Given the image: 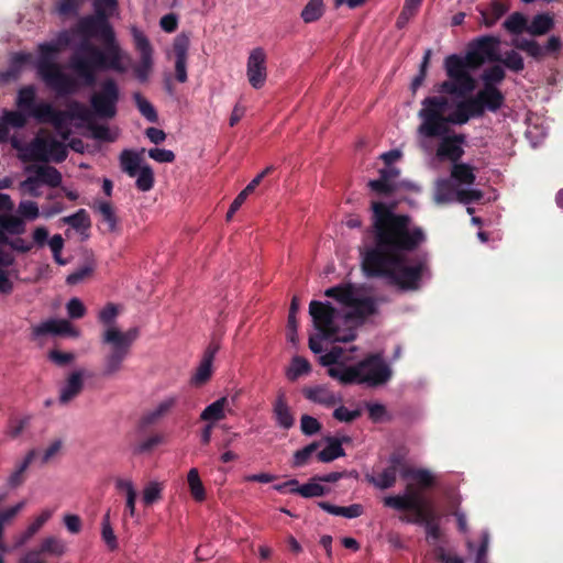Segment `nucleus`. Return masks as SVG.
<instances>
[{
	"label": "nucleus",
	"mask_w": 563,
	"mask_h": 563,
	"mask_svg": "<svg viewBox=\"0 0 563 563\" xmlns=\"http://www.w3.org/2000/svg\"><path fill=\"white\" fill-rule=\"evenodd\" d=\"M86 0H58L55 11L60 16H77Z\"/></svg>",
	"instance_id": "680f3d73"
},
{
	"label": "nucleus",
	"mask_w": 563,
	"mask_h": 563,
	"mask_svg": "<svg viewBox=\"0 0 563 563\" xmlns=\"http://www.w3.org/2000/svg\"><path fill=\"white\" fill-rule=\"evenodd\" d=\"M164 483L159 481H150L142 490V503L150 507L163 498Z\"/></svg>",
	"instance_id": "a18cd8bd"
},
{
	"label": "nucleus",
	"mask_w": 563,
	"mask_h": 563,
	"mask_svg": "<svg viewBox=\"0 0 563 563\" xmlns=\"http://www.w3.org/2000/svg\"><path fill=\"white\" fill-rule=\"evenodd\" d=\"M120 101V88L118 82L111 78H104L99 88L89 97V108L92 117L99 120H112L118 114Z\"/></svg>",
	"instance_id": "1a4fd4ad"
},
{
	"label": "nucleus",
	"mask_w": 563,
	"mask_h": 563,
	"mask_svg": "<svg viewBox=\"0 0 563 563\" xmlns=\"http://www.w3.org/2000/svg\"><path fill=\"white\" fill-rule=\"evenodd\" d=\"M311 364L302 356L295 355L290 360L289 366L285 371V375L288 380L296 382L302 376H308L311 373Z\"/></svg>",
	"instance_id": "4c0bfd02"
},
{
	"label": "nucleus",
	"mask_w": 563,
	"mask_h": 563,
	"mask_svg": "<svg viewBox=\"0 0 563 563\" xmlns=\"http://www.w3.org/2000/svg\"><path fill=\"white\" fill-rule=\"evenodd\" d=\"M451 179L459 185H473L476 176L474 168L466 163H454L451 168Z\"/></svg>",
	"instance_id": "37998d69"
},
{
	"label": "nucleus",
	"mask_w": 563,
	"mask_h": 563,
	"mask_svg": "<svg viewBox=\"0 0 563 563\" xmlns=\"http://www.w3.org/2000/svg\"><path fill=\"white\" fill-rule=\"evenodd\" d=\"M273 416L276 426L289 430L295 424L294 413L288 405L286 391L279 389L276 394V398L273 402Z\"/></svg>",
	"instance_id": "b1692460"
},
{
	"label": "nucleus",
	"mask_w": 563,
	"mask_h": 563,
	"mask_svg": "<svg viewBox=\"0 0 563 563\" xmlns=\"http://www.w3.org/2000/svg\"><path fill=\"white\" fill-rule=\"evenodd\" d=\"M190 40L186 34H179L173 43V52L175 55V77L178 82H186L187 76V57Z\"/></svg>",
	"instance_id": "aec40b11"
},
{
	"label": "nucleus",
	"mask_w": 563,
	"mask_h": 563,
	"mask_svg": "<svg viewBox=\"0 0 563 563\" xmlns=\"http://www.w3.org/2000/svg\"><path fill=\"white\" fill-rule=\"evenodd\" d=\"M139 336L136 328L122 331L119 327H108L101 335V343L109 347V351L130 354L133 342Z\"/></svg>",
	"instance_id": "ddd939ff"
},
{
	"label": "nucleus",
	"mask_w": 563,
	"mask_h": 563,
	"mask_svg": "<svg viewBox=\"0 0 563 563\" xmlns=\"http://www.w3.org/2000/svg\"><path fill=\"white\" fill-rule=\"evenodd\" d=\"M497 63H499L504 68L516 74L525 69L522 56L514 49L505 52L504 55L499 53V59Z\"/></svg>",
	"instance_id": "8fccbe9b"
},
{
	"label": "nucleus",
	"mask_w": 563,
	"mask_h": 563,
	"mask_svg": "<svg viewBox=\"0 0 563 563\" xmlns=\"http://www.w3.org/2000/svg\"><path fill=\"white\" fill-rule=\"evenodd\" d=\"M136 188L141 191H148L154 186V173L151 166L144 165L137 172Z\"/></svg>",
	"instance_id": "69168bd1"
},
{
	"label": "nucleus",
	"mask_w": 563,
	"mask_h": 563,
	"mask_svg": "<svg viewBox=\"0 0 563 563\" xmlns=\"http://www.w3.org/2000/svg\"><path fill=\"white\" fill-rule=\"evenodd\" d=\"M346 311L340 313L331 303L312 300L309 313L314 328L323 338L333 342H349L355 339V328L377 312V301L364 287L342 284L324 291Z\"/></svg>",
	"instance_id": "f257e3e1"
},
{
	"label": "nucleus",
	"mask_w": 563,
	"mask_h": 563,
	"mask_svg": "<svg viewBox=\"0 0 563 563\" xmlns=\"http://www.w3.org/2000/svg\"><path fill=\"white\" fill-rule=\"evenodd\" d=\"M32 59V55L30 53H14L10 59L9 69L7 73L8 77L18 76L23 67L29 64Z\"/></svg>",
	"instance_id": "0e129e2a"
},
{
	"label": "nucleus",
	"mask_w": 563,
	"mask_h": 563,
	"mask_svg": "<svg viewBox=\"0 0 563 563\" xmlns=\"http://www.w3.org/2000/svg\"><path fill=\"white\" fill-rule=\"evenodd\" d=\"M14 256L8 249H0V294L8 295L13 290L10 267L13 265Z\"/></svg>",
	"instance_id": "7c9ffc66"
},
{
	"label": "nucleus",
	"mask_w": 563,
	"mask_h": 563,
	"mask_svg": "<svg viewBox=\"0 0 563 563\" xmlns=\"http://www.w3.org/2000/svg\"><path fill=\"white\" fill-rule=\"evenodd\" d=\"M121 168L130 177H135L141 169V157L139 154L130 150H124L120 155Z\"/></svg>",
	"instance_id": "09e8293b"
},
{
	"label": "nucleus",
	"mask_w": 563,
	"mask_h": 563,
	"mask_svg": "<svg viewBox=\"0 0 563 563\" xmlns=\"http://www.w3.org/2000/svg\"><path fill=\"white\" fill-rule=\"evenodd\" d=\"M303 397L324 408H333L342 402V396L325 385L308 386L302 388Z\"/></svg>",
	"instance_id": "a211bd4d"
},
{
	"label": "nucleus",
	"mask_w": 563,
	"mask_h": 563,
	"mask_svg": "<svg viewBox=\"0 0 563 563\" xmlns=\"http://www.w3.org/2000/svg\"><path fill=\"white\" fill-rule=\"evenodd\" d=\"M55 509L45 508L33 519L26 530L22 533L20 544L29 541L40 529L52 518Z\"/></svg>",
	"instance_id": "79ce46f5"
},
{
	"label": "nucleus",
	"mask_w": 563,
	"mask_h": 563,
	"mask_svg": "<svg viewBox=\"0 0 563 563\" xmlns=\"http://www.w3.org/2000/svg\"><path fill=\"white\" fill-rule=\"evenodd\" d=\"M344 454L342 442L339 439L329 438L328 445L318 453L317 457L322 463H329Z\"/></svg>",
	"instance_id": "49530a36"
},
{
	"label": "nucleus",
	"mask_w": 563,
	"mask_h": 563,
	"mask_svg": "<svg viewBox=\"0 0 563 563\" xmlns=\"http://www.w3.org/2000/svg\"><path fill=\"white\" fill-rule=\"evenodd\" d=\"M500 37L483 35L467 45L465 56L451 54L444 59V70L449 80L439 86V91L452 96L464 97L476 88V81L470 70L481 68L485 63H497L499 59Z\"/></svg>",
	"instance_id": "7ed1b4c3"
},
{
	"label": "nucleus",
	"mask_w": 563,
	"mask_h": 563,
	"mask_svg": "<svg viewBox=\"0 0 563 563\" xmlns=\"http://www.w3.org/2000/svg\"><path fill=\"white\" fill-rule=\"evenodd\" d=\"M449 106L445 97H427L422 101V108L419 111V118L422 122L418 132L426 137L434 139L449 133L446 125V115L444 114Z\"/></svg>",
	"instance_id": "6e6552de"
},
{
	"label": "nucleus",
	"mask_w": 563,
	"mask_h": 563,
	"mask_svg": "<svg viewBox=\"0 0 563 563\" xmlns=\"http://www.w3.org/2000/svg\"><path fill=\"white\" fill-rule=\"evenodd\" d=\"M504 27L512 34L519 35L522 32H527L528 21L526 16L520 12L510 14L504 22Z\"/></svg>",
	"instance_id": "052dcab7"
},
{
	"label": "nucleus",
	"mask_w": 563,
	"mask_h": 563,
	"mask_svg": "<svg viewBox=\"0 0 563 563\" xmlns=\"http://www.w3.org/2000/svg\"><path fill=\"white\" fill-rule=\"evenodd\" d=\"M515 48L527 53L536 60H541L548 55H558L562 48V41L559 36L552 35L544 46L534 40L517 38L512 41Z\"/></svg>",
	"instance_id": "4468645a"
},
{
	"label": "nucleus",
	"mask_w": 563,
	"mask_h": 563,
	"mask_svg": "<svg viewBox=\"0 0 563 563\" xmlns=\"http://www.w3.org/2000/svg\"><path fill=\"white\" fill-rule=\"evenodd\" d=\"M406 249H366L362 269L366 276L379 277L400 291L418 290L430 277L426 261L411 257Z\"/></svg>",
	"instance_id": "f03ea898"
},
{
	"label": "nucleus",
	"mask_w": 563,
	"mask_h": 563,
	"mask_svg": "<svg viewBox=\"0 0 563 563\" xmlns=\"http://www.w3.org/2000/svg\"><path fill=\"white\" fill-rule=\"evenodd\" d=\"M126 353H117L108 351L103 358L101 375L103 377H112L123 368V362L128 357Z\"/></svg>",
	"instance_id": "58836bf2"
},
{
	"label": "nucleus",
	"mask_w": 563,
	"mask_h": 563,
	"mask_svg": "<svg viewBox=\"0 0 563 563\" xmlns=\"http://www.w3.org/2000/svg\"><path fill=\"white\" fill-rule=\"evenodd\" d=\"M246 76L254 89H260L264 86L267 78V67L266 53L262 47L251 51L246 64Z\"/></svg>",
	"instance_id": "dca6fc26"
},
{
	"label": "nucleus",
	"mask_w": 563,
	"mask_h": 563,
	"mask_svg": "<svg viewBox=\"0 0 563 563\" xmlns=\"http://www.w3.org/2000/svg\"><path fill=\"white\" fill-rule=\"evenodd\" d=\"M437 148V156L439 159H448L453 164L459 162L464 155V150L461 146L465 142L464 134L443 135Z\"/></svg>",
	"instance_id": "6ab92c4d"
},
{
	"label": "nucleus",
	"mask_w": 563,
	"mask_h": 563,
	"mask_svg": "<svg viewBox=\"0 0 563 563\" xmlns=\"http://www.w3.org/2000/svg\"><path fill=\"white\" fill-rule=\"evenodd\" d=\"M133 99L135 104L140 111V113L151 123H156L158 121V114L154 106L145 99L140 92H135L133 95Z\"/></svg>",
	"instance_id": "4d7b16f0"
},
{
	"label": "nucleus",
	"mask_w": 563,
	"mask_h": 563,
	"mask_svg": "<svg viewBox=\"0 0 563 563\" xmlns=\"http://www.w3.org/2000/svg\"><path fill=\"white\" fill-rule=\"evenodd\" d=\"M91 118L90 121L86 123V128L90 131L91 136L98 141L112 142L113 137L111 136L110 130L104 124H98Z\"/></svg>",
	"instance_id": "774afa93"
},
{
	"label": "nucleus",
	"mask_w": 563,
	"mask_h": 563,
	"mask_svg": "<svg viewBox=\"0 0 563 563\" xmlns=\"http://www.w3.org/2000/svg\"><path fill=\"white\" fill-rule=\"evenodd\" d=\"M401 477L409 481L407 490H412V487L429 488L435 483V477L429 470L412 468L407 465L401 468Z\"/></svg>",
	"instance_id": "cd10ccee"
},
{
	"label": "nucleus",
	"mask_w": 563,
	"mask_h": 563,
	"mask_svg": "<svg viewBox=\"0 0 563 563\" xmlns=\"http://www.w3.org/2000/svg\"><path fill=\"white\" fill-rule=\"evenodd\" d=\"M68 156L67 145L52 136H36L20 155L23 162L63 163Z\"/></svg>",
	"instance_id": "9d476101"
},
{
	"label": "nucleus",
	"mask_w": 563,
	"mask_h": 563,
	"mask_svg": "<svg viewBox=\"0 0 563 563\" xmlns=\"http://www.w3.org/2000/svg\"><path fill=\"white\" fill-rule=\"evenodd\" d=\"M228 398L221 397L208 405L200 413V419L209 423H214L225 418V408L228 406Z\"/></svg>",
	"instance_id": "e433bc0d"
},
{
	"label": "nucleus",
	"mask_w": 563,
	"mask_h": 563,
	"mask_svg": "<svg viewBox=\"0 0 563 563\" xmlns=\"http://www.w3.org/2000/svg\"><path fill=\"white\" fill-rule=\"evenodd\" d=\"M64 112L67 114L69 120H80L85 123L93 118L90 108L86 107L84 103L77 100L70 101L67 106V110Z\"/></svg>",
	"instance_id": "603ef678"
},
{
	"label": "nucleus",
	"mask_w": 563,
	"mask_h": 563,
	"mask_svg": "<svg viewBox=\"0 0 563 563\" xmlns=\"http://www.w3.org/2000/svg\"><path fill=\"white\" fill-rule=\"evenodd\" d=\"M25 507V501H20L15 506L8 508L4 511H0V551H4L5 547L2 541L4 526L9 523L23 508Z\"/></svg>",
	"instance_id": "e2e57ef3"
},
{
	"label": "nucleus",
	"mask_w": 563,
	"mask_h": 563,
	"mask_svg": "<svg viewBox=\"0 0 563 563\" xmlns=\"http://www.w3.org/2000/svg\"><path fill=\"white\" fill-rule=\"evenodd\" d=\"M62 221L80 235L88 236L91 221L88 212L85 209H79L74 214L64 217Z\"/></svg>",
	"instance_id": "72a5a7b5"
},
{
	"label": "nucleus",
	"mask_w": 563,
	"mask_h": 563,
	"mask_svg": "<svg viewBox=\"0 0 563 563\" xmlns=\"http://www.w3.org/2000/svg\"><path fill=\"white\" fill-rule=\"evenodd\" d=\"M476 97L484 111L496 113L505 103V95L499 87H482Z\"/></svg>",
	"instance_id": "c85d7f7f"
},
{
	"label": "nucleus",
	"mask_w": 563,
	"mask_h": 563,
	"mask_svg": "<svg viewBox=\"0 0 563 563\" xmlns=\"http://www.w3.org/2000/svg\"><path fill=\"white\" fill-rule=\"evenodd\" d=\"M298 307H299L298 299L296 297H294L291 300V303H290L288 321H287V341L290 342L295 346L298 344V334H297L298 323H297V318H296Z\"/></svg>",
	"instance_id": "5fc2aeb1"
},
{
	"label": "nucleus",
	"mask_w": 563,
	"mask_h": 563,
	"mask_svg": "<svg viewBox=\"0 0 563 563\" xmlns=\"http://www.w3.org/2000/svg\"><path fill=\"white\" fill-rule=\"evenodd\" d=\"M92 209L100 216V228L103 232L112 233L118 229V217L109 201L96 200Z\"/></svg>",
	"instance_id": "c756f323"
},
{
	"label": "nucleus",
	"mask_w": 563,
	"mask_h": 563,
	"mask_svg": "<svg viewBox=\"0 0 563 563\" xmlns=\"http://www.w3.org/2000/svg\"><path fill=\"white\" fill-rule=\"evenodd\" d=\"M85 371L77 369L68 375L66 382L59 389L58 401L67 405L76 398L84 389Z\"/></svg>",
	"instance_id": "a878e982"
},
{
	"label": "nucleus",
	"mask_w": 563,
	"mask_h": 563,
	"mask_svg": "<svg viewBox=\"0 0 563 563\" xmlns=\"http://www.w3.org/2000/svg\"><path fill=\"white\" fill-rule=\"evenodd\" d=\"M406 466L404 456L393 454L388 465L376 475H366L368 483L382 490L393 487L396 484L398 474L401 476V468Z\"/></svg>",
	"instance_id": "2eb2a0df"
},
{
	"label": "nucleus",
	"mask_w": 563,
	"mask_h": 563,
	"mask_svg": "<svg viewBox=\"0 0 563 563\" xmlns=\"http://www.w3.org/2000/svg\"><path fill=\"white\" fill-rule=\"evenodd\" d=\"M120 312V309L117 305L109 302L107 303L98 313L99 321L108 327H118L114 321Z\"/></svg>",
	"instance_id": "338daca9"
},
{
	"label": "nucleus",
	"mask_w": 563,
	"mask_h": 563,
	"mask_svg": "<svg viewBox=\"0 0 563 563\" xmlns=\"http://www.w3.org/2000/svg\"><path fill=\"white\" fill-rule=\"evenodd\" d=\"M187 482L192 498L196 501H203L206 499V490L197 468L189 470L187 474Z\"/></svg>",
	"instance_id": "864d4df0"
},
{
	"label": "nucleus",
	"mask_w": 563,
	"mask_h": 563,
	"mask_svg": "<svg viewBox=\"0 0 563 563\" xmlns=\"http://www.w3.org/2000/svg\"><path fill=\"white\" fill-rule=\"evenodd\" d=\"M466 548L470 553L475 554L476 563H487V553L489 547V532L488 530H483L479 536V545L476 547L475 543L471 539H466Z\"/></svg>",
	"instance_id": "a19ab883"
},
{
	"label": "nucleus",
	"mask_w": 563,
	"mask_h": 563,
	"mask_svg": "<svg viewBox=\"0 0 563 563\" xmlns=\"http://www.w3.org/2000/svg\"><path fill=\"white\" fill-rule=\"evenodd\" d=\"M439 520V516L428 501L411 522L423 526L428 539L438 540L441 534Z\"/></svg>",
	"instance_id": "bb28decb"
},
{
	"label": "nucleus",
	"mask_w": 563,
	"mask_h": 563,
	"mask_svg": "<svg viewBox=\"0 0 563 563\" xmlns=\"http://www.w3.org/2000/svg\"><path fill=\"white\" fill-rule=\"evenodd\" d=\"M383 503L386 507L396 510H413L417 516L428 501L421 498L418 493L407 490L404 495L386 496Z\"/></svg>",
	"instance_id": "412c9836"
},
{
	"label": "nucleus",
	"mask_w": 563,
	"mask_h": 563,
	"mask_svg": "<svg viewBox=\"0 0 563 563\" xmlns=\"http://www.w3.org/2000/svg\"><path fill=\"white\" fill-rule=\"evenodd\" d=\"M32 334L35 338L45 336L48 334L59 335L68 334L71 336H78L79 332L75 330L71 323L65 319H48L32 328Z\"/></svg>",
	"instance_id": "5701e85b"
},
{
	"label": "nucleus",
	"mask_w": 563,
	"mask_h": 563,
	"mask_svg": "<svg viewBox=\"0 0 563 563\" xmlns=\"http://www.w3.org/2000/svg\"><path fill=\"white\" fill-rule=\"evenodd\" d=\"M178 402L177 396H168L162 399L156 406L147 410L140 419V427L145 429L162 420L176 407Z\"/></svg>",
	"instance_id": "393cba45"
},
{
	"label": "nucleus",
	"mask_w": 563,
	"mask_h": 563,
	"mask_svg": "<svg viewBox=\"0 0 563 563\" xmlns=\"http://www.w3.org/2000/svg\"><path fill=\"white\" fill-rule=\"evenodd\" d=\"M53 256L59 265H66L71 260L84 258V264L66 278L68 285H77L90 276L95 269V260L84 252V249H52Z\"/></svg>",
	"instance_id": "9b49d317"
},
{
	"label": "nucleus",
	"mask_w": 563,
	"mask_h": 563,
	"mask_svg": "<svg viewBox=\"0 0 563 563\" xmlns=\"http://www.w3.org/2000/svg\"><path fill=\"white\" fill-rule=\"evenodd\" d=\"M479 78L484 87H498L506 79V70L499 63H495L486 67Z\"/></svg>",
	"instance_id": "ea45409f"
},
{
	"label": "nucleus",
	"mask_w": 563,
	"mask_h": 563,
	"mask_svg": "<svg viewBox=\"0 0 563 563\" xmlns=\"http://www.w3.org/2000/svg\"><path fill=\"white\" fill-rule=\"evenodd\" d=\"M76 32L80 34L85 41L97 38L99 41L112 42V40H117L112 25L103 24L89 15L79 19L76 25Z\"/></svg>",
	"instance_id": "f3484780"
},
{
	"label": "nucleus",
	"mask_w": 563,
	"mask_h": 563,
	"mask_svg": "<svg viewBox=\"0 0 563 563\" xmlns=\"http://www.w3.org/2000/svg\"><path fill=\"white\" fill-rule=\"evenodd\" d=\"M36 91L33 86H25L18 92L16 106L21 110L32 111L35 103Z\"/></svg>",
	"instance_id": "13d9d810"
},
{
	"label": "nucleus",
	"mask_w": 563,
	"mask_h": 563,
	"mask_svg": "<svg viewBox=\"0 0 563 563\" xmlns=\"http://www.w3.org/2000/svg\"><path fill=\"white\" fill-rule=\"evenodd\" d=\"M0 228L8 235H20L25 231V221L16 214L3 213L0 214Z\"/></svg>",
	"instance_id": "c03bdc74"
},
{
	"label": "nucleus",
	"mask_w": 563,
	"mask_h": 563,
	"mask_svg": "<svg viewBox=\"0 0 563 563\" xmlns=\"http://www.w3.org/2000/svg\"><path fill=\"white\" fill-rule=\"evenodd\" d=\"M103 48L84 41L79 46V52L71 57V68L84 79L86 86L91 87L96 84L97 70H113L124 74L128 66L124 60H129V55L122 49L118 40L101 41Z\"/></svg>",
	"instance_id": "423d86ee"
},
{
	"label": "nucleus",
	"mask_w": 563,
	"mask_h": 563,
	"mask_svg": "<svg viewBox=\"0 0 563 563\" xmlns=\"http://www.w3.org/2000/svg\"><path fill=\"white\" fill-rule=\"evenodd\" d=\"M135 49L140 53V63L134 67V75L141 82L148 79L150 73L153 68V47L146 35L137 27L131 29Z\"/></svg>",
	"instance_id": "f8f14e48"
},
{
	"label": "nucleus",
	"mask_w": 563,
	"mask_h": 563,
	"mask_svg": "<svg viewBox=\"0 0 563 563\" xmlns=\"http://www.w3.org/2000/svg\"><path fill=\"white\" fill-rule=\"evenodd\" d=\"M459 189L451 178L438 179L434 187V201L450 203L456 201Z\"/></svg>",
	"instance_id": "2f4dec72"
},
{
	"label": "nucleus",
	"mask_w": 563,
	"mask_h": 563,
	"mask_svg": "<svg viewBox=\"0 0 563 563\" xmlns=\"http://www.w3.org/2000/svg\"><path fill=\"white\" fill-rule=\"evenodd\" d=\"M353 358L342 347L334 346L320 356L319 362L328 367V375L342 385L364 384L371 387L385 384L391 375L389 366L378 354H373L355 365L346 363Z\"/></svg>",
	"instance_id": "39448f33"
},
{
	"label": "nucleus",
	"mask_w": 563,
	"mask_h": 563,
	"mask_svg": "<svg viewBox=\"0 0 563 563\" xmlns=\"http://www.w3.org/2000/svg\"><path fill=\"white\" fill-rule=\"evenodd\" d=\"M27 170L35 172V174H36L35 176L38 178L40 185L44 184L52 188H56V187L60 186V184H62V179H63L62 174L57 168H55L53 166L40 165V166H34V167H27Z\"/></svg>",
	"instance_id": "473e14b6"
},
{
	"label": "nucleus",
	"mask_w": 563,
	"mask_h": 563,
	"mask_svg": "<svg viewBox=\"0 0 563 563\" xmlns=\"http://www.w3.org/2000/svg\"><path fill=\"white\" fill-rule=\"evenodd\" d=\"M38 551L45 555L60 558L67 553L68 548L63 539L47 536L41 541Z\"/></svg>",
	"instance_id": "f704fd0d"
},
{
	"label": "nucleus",
	"mask_w": 563,
	"mask_h": 563,
	"mask_svg": "<svg viewBox=\"0 0 563 563\" xmlns=\"http://www.w3.org/2000/svg\"><path fill=\"white\" fill-rule=\"evenodd\" d=\"M68 42L69 37L64 32L58 36L57 42H45L38 45L37 74L46 86L55 90L58 96H68L77 91L75 79L63 73L59 65L55 63L62 46L67 45Z\"/></svg>",
	"instance_id": "0eeeda50"
},
{
	"label": "nucleus",
	"mask_w": 563,
	"mask_h": 563,
	"mask_svg": "<svg viewBox=\"0 0 563 563\" xmlns=\"http://www.w3.org/2000/svg\"><path fill=\"white\" fill-rule=\"evenodd\" d=\"M371 232L374 246H420L427 242L424 230L408 214L396 213L393 206L373 201Z\"/></svg>",
	"instance_id": "20e7f679"
},
{
	"label": "nucleus",
	"mask_w": 563,
	"mask_h": 563,
	"mask_svg": "<svg viewBox=\"0 0 563 563\" xmlns=\"http://www.w3.org/2000/svg\"><path fill=\"white\" fill-rule=\"evenodd\" d=\"M101 538L110 551L118 549V539L111 526L110 510H108L102 517Z\"/></svg>",
	"instance_id": "6e6d98bb"
},
{
	"label": "nucleus",
	"mask_w": 563,
	"mask_h": 563,
	"mask_svg": "<svg viewBox=\"0 0 563 563\" xmlns=\"http://www.w3.org/2000/svg\"><path fill=\"white\" fill-rule=\"evenodd\" d=\"M508 5L499 0H493L490 11L482 10L483 23L486 27L494 26L497 21L508 11Z\"/></svg>",
	"instance_id": "de8ad7c7"
},
{
	"label": "nucleus",
	"mask_w": 563,
	"mask_h": 563,
	"mask_svg": "<svg viewBox=\"0 0 563 563\" xmlns=\"http://www.w3.org/2000/svg\"><path fill=\"white\" fill-rule=\"evenodd\" d=\"M218 351V344H210L207 347L199 365L190 378L191 386L201 387L210 380L213 374V361Z\"/></svg>",
	"instance_id": "4be33fe9"
},
{
	"label": "nucleus",
	"mask_w": 563,
	"mask_h": 563,
	"mask_svg": "<svg viewBox=\"0 0 563 563\" xmlns=\"http://www.w3.org/2000/svg\"><path fill=\"white\" fill-rule=\"evenodd\" d=\"M553 27L554 18L550 13H539L528 24L527 33L532 36H541L549 33Z\"/></svg>",
	"instance_id": "c9c22d12"
},
{
	"label": "nucleus",
	"mask_w": 563,
	"mask_h": 563,
	"mask_svg": "<svg viewBox=\"0 0 563 563\" xmlns=\"http://www.w3.org/2000/svg\"><path fill=\"white\" fill-rule=\"evenodd\" d=\"M324 10L323 0H309L303 7L300 16L305 23H313L323 15Z\"/></svg>",
	"instance_id": "3c124183"
},
{
	"label": "nucleus",
	"mask_w": 563,
	"mask_h": 563,
	"mask_svg": "<svg viewBox=\"0 0 563 563\" xmlns=\"http://www.w3.org/2000/svg\"><path fill=\"white\" fill-rule=\"evenodd\" d=\"M36 452L34 450L30 451L23 462L18 466V468L8 477V485L12 488L20 486L23 483V473L27 470L30 464L33 462Z\"/></svg>",
	"instance_id": "bf43d9fd"
}]
</instances>
